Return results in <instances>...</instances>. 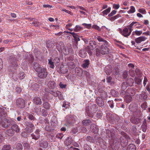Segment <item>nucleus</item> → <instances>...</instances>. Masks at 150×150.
Here are the masks:
<instances>
[{
	"mask_svg": "<svg viewBox=\"0 0 150 150\" xmlns=\"http://www.w3.org/2000/svg\"><path fill=\"white\" fill-rule=\"evenodd\" d=\"M34 68L38 73V76L40 78L43 79L46 78L47 76V73L46 68L42 67L39 64L34 63Z\"/></svg>",
	"mask_w": 150,
	"mask_h": 150,
	"instance_id": "obj_1",
	"label": "nucleus"
},
{
	"mask_svg": "<svg viewBox=\"0 0 150 150\" xmlns=\"http://www.w3.org/2000/svg\"><path fill=\"white\" fill-rule=\"evenodd\" d=\"M98 107L95 104H93L89 106L88 108L86 109V112L88 115L91 117L93 116V114L97 110Z\"/></svg>",
	"mask_w": 150,
	"mask_h": 150,
	"instance_id": "obj_2",
	"label": "nucleus"
},
{
	"mask_svg": "<svg viewBox=\"0 0 150 150\" xmlns=\"http://www.w3.org/2000/svg\"><path fill=\"white\" fill-rule=\"evenodd\" d=\"M0 117V125L1 124L2 126L5 128H8L9 125H12V120L11 119H4L2 120L3 117Z\"/></svg>",
	"mask_w": 150,
	"mask_h": 150,
	"instance_id": "obj_3",
	"label": "nucleus"
},
{
	"mask_svg": "<svg viewBox=\"0 0 150 150\" xmlns=\"http://www.w3.org/2000/svg\"><path fill=\"white\" fill-rule=\"evenodd\" d=\"M25 101L22 98H19L16 101L17 106L20 108H23L25 106Z\"/></svg>",
	"mask_w": 150,
	"mask_h": 150,
	"instance_id": "obj_4",
	"label": "nucleus"
},
{
	"mask_svg": "<svg viewBox=\"0 0 150 150\" xmlns=\"http://www.w3.org/2000/svg\"><path fill=\"white\" fill-rule=\"evenodd\" d=\"M108 45L105 44L102 46L100 48V52L102 54H107L109 53V50L107 46Z\"/></svg>",
	"mask_w": 150,
	"mask_h": 150,
	"instance_id": "obj_5",
	"label": "nucleus"
},
{
	"mask_svg": "<svg viewBox=\"0 0 150 150\" xmlns=\"http://www.w3.org/2000/svg\"><path fill=\"white\" fill-rule=\"evenodd\" d=\"M96 100L97 104L98 106L101 108H103L104 107V102L103 100L101 98L97 97Z\"/></svg>",
	"mask_w": 150,
	"mask_h": 150,
	"instance_id": "obj_6",
	"label": "nucleus"
},
{
	"mask_svg": "<svg viewBox=\"0 0 150 150\" xmlns=\"http://www.w3.org/2000/svg\"><path fill=\"white\" fill-rule=\"evenodd\" d=\"M33 102L34 104L36 105H40L42 103L41 98L38 97H34L33 99Z\"/></svg>",
	"mask_w": 150,
	"mask_h": 150,
	"instance_id": "obj_7",
	"label": "nucleus"
},
{
	"mask_svg": "<svg viewBox=\"0 0 150 150\" xmlns=\"http://www.w3.org/2000/svg\"><path fill=\"white\" fill-rule=\"evenodd\" d=\"M131 122L135 124H138L140 123L141 119L139 118L132 117L130 119Z\"/></svg>",
	"mask_w": 150,
	"mask_h": 150,
	"instance_id": "obj_8",
	"label": "nucleus"
},
{
	"mask_svg": "<svg viewBox=\"0 0 150 150\" xmlns=\"http://www.w3.org/2000/svg\"><path fill=\"white\" fill-rule=\"evenodd\" d=\"M147 38L144 36L136 38L135 39V41L137 43L139 44L145 40Z\"/></svg>",
	"mask_w": 150,
	"mask_h": 150,
	"instance_id": "obj_9",
	"label": "nucleus"
},
{
	"mask_svg": "<svg viewBox=\"0 0 150 150\" xmlns=\"http://www.w3.org/2000/svg\"><path fill=\"white\" fill-rule=\"evenodd\" d=\"M11 127V129L14 131L16 132H18L19 131V129L18 128V125L15 124V123L12 121Z\"/></svg>",
	"mask_w": 150,
	"mask_h": 150,
	"instance_id": "obj_10",
	"label": "nucleus"
},
{
	"mask_svg": "<svg viewBox=\"0 0 150 150\" xmlns=\"http://www.w3.org/2000/svg\"><path fill=\"white\" fill-rule=\"evenodd\" d=\"M122 33L124 36L126 37L130 35V34H129L128 29L127 27H125L123 29Z\"/></svg>",
	"mask_w": 150,
	"mask_h": 150,
	"instance_id": "obj_11",
	"label": "nucleus"
},
{
	"mask_svg": "<svg viewBox=\"0 0 150 150\" xmlns=\"http://www.w3.org/2000/svg\"><path fill=\"white\" fill-rule=\"evenodd\" d=\"M48 146V144L47 142L45 140H42L40 144V147L45 149L47 148Z\"/></svg>",
	"mask_w": 150,
	"mask_h": 150,
	"instance_id": "obj_12",
	"label": "nucleus"
},
{
	"mask_svg": "<svg viewBox=\"0 0 150 150\" xmlns=\"http://www.w3.org/2000/svg\"><path fill=\"white\" fill-rule=\"evenodd\" d=\"M95 38L97 39L99 42H103L105 43L104 44L108 45V43L107 41L105 40L104 39L100 36L97 35L95 37Z\"/></svg>",
	"mask_w": 150,
	"mask_h": 150,
	"instance_id": "obj_13",
	"label": "nucleus"
},
{
	"mask_svg": "<svg viewBox=\"0 0 150 150\" xmlns=\"http://www.w3.org/2000/svg\"><path fill=\"white\" fill-rule=\"evenodd\" d=\"M47 85L50 88L54 89L56 87V83L54 81H50L48 83Z\"/></svg>",
	"mask_w": 150,
	"mask_h": 150,
	"instance_id": "obj_14",
	"label": "nucleus"
},
{
	"mask_svg": "<svg viewBox=\"0 0 150 150\" xmlns=\"http://www.w3.org/2000/svg\"><path fill=\"white\" fill-rule=\"evenodd\" d=\"M132 98L131 96L127 95L125 97V100L127 103H130L132 100Z\"/></svg>",
	"mask_w": 150,
	"mask_h": 150,
	"instance_id": "obj_15",
	"label": "nucleus"
},
{
	"mask_svg": "<svg viewBox=\"0 0 150 150\" xmlns=\"http://www.w3.org/2000/svg\"><path fill=\"white\" fill-rule=\"evenodd\" d=\"M6 114L4 112V108H0V117H3L4 118V117H5Z\"/></svg>",
	"mask_w": 150,
	"mask_h": 150,
	"instance_id": "obj_16",
	"label": "nucleus"
},
{
	"mask_svg": "<svg viewBox=\"0 0 150 150\" xmlns=\"http://www.w3.org/2000/svg\"><path fill=\"white\" fill-rule=\"evenodd\" d=\"M106 132L107 135L109 137H110L111 139H114L115 137V134L113 132H112L109 130H107L106 131Z\"/></svg>",
	"mask_w": 150,
	"mask_h": 150,
	"instance_id": "obj_17",
	"label": "nucleus"
},
{
	"mask_svg": "<svg viewBox=\"0 0 150 150\" xmlns=\"http://www.w3.org/2000/svg\"><path fill=\"white\" fill-rule=\"evenodd\" d=\"M73 142V140L71 137H70L67 138L65 141V143L67 146L71 145Z\"/></svg>",
	"mask_w": 150,
	"mask_h": 150,
	"instance_id": "obj_18",
	"label": "nucleus"
},
{
	"mask_svg": "<svg viewBox=\"0 0 150 150\" xmlns=\"http://www.w3.org/2000/svg\"><path fill=\"white\" fill-rule=\"evenodd\" d=\"M105 73L108 74H110L112 72V69L110 68V65L105 67Z\"/></svg>",
	"mask_w": 150,
	"mask_h": 150,
	"instance_id": "obj_19",
	"label": "nucleus"
},
{
	"mask_svg": "<svg viewBox=\"0 0 150 150\" xmlns=\"http://www.w3.org/2000/svg\"><path fill=\"white\" fill-rule=\"evenodd\" d=\"M89 46L92 50H93L95 48L96 42L94 41H91L89 42Z\"/></svg>",
	"mask_w": 150,
	"mask_h": 150,
	"instance_id": "obj_20",
	"label": "nucleus"
},
{
	"mask_svg": "<svg viewBox=\"0 0 150 150\" xmlns=\"http://www.w3.org/2000/svg\"><path fill=\"white\" fill-rule=\"evenodd\" d=\"M91 122V121L90 119L83 120L82 123L84 125H88Z\"/></svg>",
	"mask_w": 150,
	"mask_h": 150,
	"instance_id": "obj_21",
	"label": "nucleus"
},
{
	"mask_svg": "<svg viewBox=\"0 0 150 150\" xmlns=\"http://www.w3.org/2000/svg\"><path fill=\"white\" fill-rule=\"evenodd\" d=\"M14 131L11 129L7 130L6 132V134L8 136H12L14 134Z\"/></svg>",
	"mask_w": 150,
	"mask_h": 150,
	"instance_id": "obj_22",
	"label": "nucleus"
},
{
	"mask_svg": "<svg viewBox=\"0 0 150 150\" xmlns=\"http://www.w3.org/2000/svg\"><path fill=\"white\" fill-rule=\"evenodd\" d=\"M134 83V81L132 78H130L128 80L127 83L128 85L130 86H132Z\"/></svg>",
	"mask_w": 150,
	"mask_h": 150,
	"instance_id": "obj_23",
	"label": "nucleus"
},
{
	"mask_svg": "<svg viewBox=\"0 0 150 150\" xmlns=\"http://www.w3.org/2000/svg\"><path fill=\"white\" fill-rule=\"evenodd\" d=\"M50 93L56 97L58 96L59 95H60L61 96V93L59 91H57V92L51 91Z\"/></svg>",
	"mask_w": 150,
	"mask_h": 150,
	"instance_id": "obj_24",
	"label": "nucleus"
},
{
	"mask_svg": "<svg viewBox=\"0 0 150 150\" xmlns=\"http://www.w3.org/2000/svg\"><path fill=\"white\" fill-rule=\"evenodd\" d=\"M142 33V30L138 31L137 30H136L134 31H133L132 33V35H136L139 36Z\"/></svg>",
	"mask_w": 150,
	"mask_h": 150,
	"instance_id": "obj_25",
	"label": "nucleus"
},
{
	"mask_svg": "<svg viewBox=\"0 0 150 150\" xmlns=\"http://www.w3.org/2000/svg\"><path fill=\"white\" fill-rule=\"evenodd\" d=\"M43 107L46 109H49L50 107V104L47 102L44 103L43 104Z\"/></svg>",
	"mask_w": 150,
	"mask_h": 150,
	"instance_id": "obj_26",
	"label": "nucleus"
},
{
	"mask_svg": "<svg viewBox=\"0 0 150 150\" xmlns=\"http://www.w3.org/2000/svg\"><path fill=\"white\" fill-rule=\"evenodd\" d=\"M31 136L32 139L35 140H37L40 138V135H37L35 133L32 134Z\"/></svg>",
	"mask_w": 150,
	"mask_h": 150,
	"instance_id": "obj_27",
	"label": "nucleus"
},
{
	"mask_svg": "<svg viewBox=\"0 0 150 150\" xmlns=\"http://www.w3.org/2000/svg\"><path fill=\"white\" fill-rule=\"evenodd\" d=\"M89 64V61L88 60H85L84 63L83 64L82 67L84 68L88 67Z\"/></svg>",
	"mask_w": 150,
	"mask_h": 150,
	"instance_id": "obj_28",
	"label": "nucleus"
},
{
	"mask_svg": "<svg viewBox=\"0 0 150 150\" xmlns=\"http://www.w3.org/2000/svg\"><path fill=\"white\" fill-rule=\"evenodd\" d=\"M72 34L73 35V37L74 38V39L77 43V42L80 40V39L76 33H73Z\"/></svg>",
	"mask_w": 150,
	"mask_h": 150,
	"instance_id": "obj_29",
	"label": "nucleus"
},
{
	"mask_svg": "<svg viewBox=\"0 0 150 150\" xmlns=\"http://www.w3.org/2000/svg\"><path fill=\"white\" fill-rule=\"evenodd\" d=\"M127 150H135V148L134 145L133 144L129 145L127 147Z\"/></svg>",
	"mask_w": 150,
	"mask_h": 150,
	"instance_id": "obj_30",
	"label": "nucleus"
},
{
	"mask_svg": "<svg viewBox=\"0 0 150 150\" xmlns=\"http://www.w3.org/2000/svg\"><path fill=\"white\" fill-rule=\"evenodd\" d=\"M48 60V63L50 65V67L53 69L54 68V62L52 61L51 59H49Z\"/></svg>",
	"mask_w": 150,
	"mask_h": 150,
	"instance_id": "obj_31",
	"label": "nucleus"
},
{
	"mask_svg": "<svg viewBox=\"0 0 150 150\" xmlns=\"http://www.w3.org/2000/svg\"><path fill=\"white\" fill-rule=\"evenodd\" d=\"M111 8L108 7L107 9H105L102 12V13L104 15H107L108 13H109L110 11Z\"/></svg>",
	"mask_w": 150,
	"mask_h": 150,
	"instance_id": "obj_32",
	"label": "nucleus"
},
{
	"mask_svg": "<svg viewBox=\"0 0 150 150\" xmlns=\"http://www.w3.org/2000/svg\"><path fill=\"white\" fill-rule=\"evenodd\" d=\"M82 29L83 28L81 27L80 26L76 25L75 27V28L74 29V30L75 32H78Z\"/></svg>",
	"mask_w": 150,
	"mask_h": 150,
	"instance_id": "obj_33",
	"label": "nucleus"
},
{
	"mask_svg": "<svg viewBox=\"0 0 150 150\" xmlns=\"http://www.w3.org/2000/svg\"><path fill=\"white\" fill-rule=\"evenodd\" d=\"M54 64L57 66L60 63V60L59 58L56 57L53 60Z\"/></svg>",
	"mask_w": 150,
	"mask_h": 150,
	"instance_id": "obj_34",
	"label": "nucleus"
},
{
	"mask_svg": "<svg viewBox=\"0 0 150 150\" xmlns=\"http://www.w3.org/2000/svg\"><path fill=\"white\" fill-rule=\"evenodd\" d=\"M135 11V8L133 6H131L130 7V9L128 11V13H134Z\"/></svg>",
	"mask_w": 150,
	"mask_h": 150,
	"instance_id": "obj_35",
	"label": "nucleus"
},
{
	"mask_svg": "<svg viewBox=\"0 0 150 150\" xmlns=\"http://www.w3.org/2000/svg\"><path fill=\"white\" fill-rule=\"evenodd\" d=\"M11 147L10 145H4L2 149V150H11Z\"/></svg>",
	"mask_w": 150,
	"mask_h": 150,
	"instance_id": "obj_36",
	"label": "nucleus"
},
{
	"mask_svg": "<svg viewBox=\"0 0 150 150\" xmlns=\"http://www.w3.org/2000/svg\"><path fill=\"white\" fill-rule=\"evenodd\" d=\"M84 27L88 29H90L91 27V24H87L83 23L82 24Z\"/></svg>",
	"mask_w": 150,
	"mask_h": 150,
	"instance_id": "obj_37",
	"label": "nucleus"
},
{
	"mask_svg": "<svg viewBox=\"0 0 150 150\" xmlns=\"http://www.w3.org/2000/svg\"><path fill=\"white\" fill-rule=\"evenodd\" d=\"M19 78L20 80L23 79L25 77V75L23 72H21L19 74Z\"/></svg>",
	"mask_w": 150,
	"mask_h": 150,
	"instance_id": "obj_38",
	"label": "nucleus"
},
{
	"mask_svg": "<svg viewBox=\"0 0 150 150\" xmlns=\"http://www.w3.org/2000/svg\"><path fill=\"white\" fill-rule=\"evenodd\" d=\"M16 148L18 150H22L23 146L21 144L18 143L16 146Z\"/></svg>",
	"mask_w": 150,
	"mask_h": 150,
	"instance_id": "obj_39",
	"label": "nucleus"
},
{
	"mask_svg": "<svg viewBox=\"0 0 150 150\" xmlns=\"http://www.w3.org/2000/svg\"><path fill=\"white\" fill-rule=\"evenodd\" d=\"M142 130L144 132H146V130L147 128V124H142Z\"/></svg>",
	"mask_w": 150,
	"mask_h": 150,
	"instance_id": "obj_40",
	"label": "nucleus"
},
{
	"mask_svg": "<svg viewBox=\"0 0 150 150\" xmlns=\"http://www.w3.org/2000/svg\"><path fill=\"white\" fill-rule=\"evenodd\" d=\"M23 146L25 149H28L30 146L29 144L27 142H25L23 143Z\"/></svg>",
	"mask_w": 150,
	"mask_h": 150,
	"instance_id": "obj_41",
	"label": "nucleus"
},
{
	"mask_svg": "<svg viewBox=\"0 0 150 150\" xmlns=\"http://www.w3.org/2000/svg\"><path fill=\"white\" fill-rule=\"evenodd\" d=\"M86 140L90 142L93 143L94 142V139L92 138L90 136L87 137L86 138Z\"/></svg>",
	"mask_w": 150,
	"mask_h": 150,
	"instance_id": "obj_42",
	"label": "nucleus"
},
{
	"mask_svg": "<svg viewBox=\"0 0 150 150\" xmlns=\"http://www.w3.org/2000/svg\"><path fill=\"white\" fill-rule=\"evenodd\" d=\"M134 80L136 83L138 84H139L142 81L140 79L136 77L135 78Z\"/></svg>",
	"mask_w": 150,
	"mask_h": 150,
	"instance_id": "obj_43",
	"label": "nucleus"
},
{
	"mask_svg": "<svg viewBox=\"0 0 150 150\" xmlns=\"http://www.w3.org/2000/svg\"><path fill=\"white\" fill-rule=\"evenodd\" d=\"M138 11L143 14H145L146 13V11L144 8H139L138 10Z\"/></svg>",
	"mask_w": 150,
	"mask_h": 150,
	"instance_id": "obj_44",
	"label": "nucleus"
},
{
	"mask_svg": "<svg viewBox=\"0 0 150 150\" xmlns=\"http://www.w3.org/2000/svg\"><path fill=\"white\" fill-rule=\"evenodd\" d=\"M92 28L98 31H100L101 30V28H100L98 26L96 25H93L92 26Z\"/></svg>",
	"mask_w": 150,
	"mask_h": 150,
	"instance_id": "obj_45",
	"label": "nucleus"
},
{
	"mask_svg": "<svg viewBox=\"0 0 150 150\" xmlns=\"http://www.w3.org/2000/svg\"><path fill=\"white\" fill-rule=\"evenodd\" d=\"M90 46H88L86 48V51L88 53V54H91V50H92L90 47Z\"/></svg>",
	"mask_w": 150,
	"mask_h": 150,
	"instance_id": "obj_46",
	"label": "nucleus"
},
{
	"mask_svg": "<svg viewBox=\"0 0 150 150\" xmlns=\"http://www.w3.org/2000/svg\"><path fill=\"white\" fill-rule=\"evenodd\" d=\"M116 12H117L115 10H113L111 12V13H109L108 14V16L109 17H111L112 16H113L116 13Z\"/></svg>",
	"mask_w": 150,
	"mask_h": 150,
	"instance_id": "obj_47",
	"label": "nucleus"
},
{
	"mask_svg": "<svg viewBox=\"0 0 150 150\" xmlns=\"http://www.w3.org/2000/svg\"><path fill=\"white\" fill-rule=\"evenodd\" d=\"M41 108L40 107H36L35 108V111L37 113H39L40 112Z\"/></svg>",
	"mask_w": 150,
	"mask_h": 150,
	"instance_id": "obj_48",
	"label": "nucleus"
},
{
	"mask_svg": "<svg viewBox=\"0 0 150 150\" xmlns=\"http://www.w3.org/2000/svg\"><path fill=\"white\" fill-rule=\"evenodd\" d=\"M108 103L110 108H113V101L112 100L108 101Z\"/></svg>",
	"mask_w": 150,
	"mask_h": 150,
	"instance_id": "obj_49",
	"label": "nucleus"
},
{
	"mask_svg": "<svg viewBox=\"0 0 150 150\" xmlns=\"http://www.w3.org/2000/svg\"><path fill=\"white\" fill-rule=\"evenodd\" d=\"M22 91L21 88L19 87H17L16 88V92L18 93H20Z\"/></svg>",
	"mask_w": 150,
	"mask_h": 150,
	"instance_id": "obj_50",
	"label": "nucleus"
},
{
	"mask_svg": "<svg viewBox=\"0 0 150 150\" xmlns=\"http://www.w3.org/2000/svg\"><path fill=\"white\" fill-rule=\"evenodd\" d=\"M50 28L52 29H58L59 28V26L58 25H51L50 26Z\"/></svg>",
	"mask_w": 150,
	"mask_h": 150,
	"instance_id": "obj_51",
	"label": "nucleus"
},
{
	"mask_svg": "<svg viewBox=\"0 0 150 150\" xmlns=\"http://www.w3.org/2000/svg\"><path fill=\"white\" fill-rule=\"evenodd\" d=\"M128 76V72L127 71H125L122 74V76L124 79H126Z\"/></svg>",
	"mask_w": 150,
	"mask_h": 150,
	"instance_id": "obj_52",
	"label": "nucleus"
},
{
	"mask_svg": "<svg viewBox=\"0 0 150 150\" xmlns=\"http://www.w3.org/2000/svg\"><path fill=\"white\" fill-rule=\"evenodd\" d=\"M63 136V134L62 133H59L57 134L56 135V137L60 139H62Z\"/></svg>",
	"mask_w": 150,
	"mask_h": 150,
	"instance_id": "obj_53",
	"label": "nucleus"
},
{
	"mask_svg": "<svg viewBox=\"0 0 150 150\" xmlns=\"http://www.w3.org/2000/svg\"><path fill=\"white\" fill-rule=\"evenodd\" d=\"M137 22H132L129 25L127 26V27H130L132 28L133 25L137 23Z\"/></svg>",
	"mask_w": 150,
	"mask_h": 150,
	"instance_id": "obj_54",
	"label": "nucleus"
},
{
	"mask_svg": "<svg viewBox=\"0 0 150 150\" xmlns=\"http://www.w3.org/2000/svg\"><path fill=\"white\" fill-rule=\"evenodd\" d=\"M21 136L24 137H26L27 136V134L25 132H23L21 134Z\"/></svg>",
	"mask_w": 150,
	"mask_h": 150,
	"instance_id": "obj_55",
	"label": "nucleus"
},
{
	"mask_svg": "<svg viewBox=\"0 0 150 150\" xmlns=\"http://www.w3.org/2000/svg\"><path fill=\"white\" fill-rule=\"evenodd\" d=\"M112 78L110 76H108L106 78L107 82L108 83H110L111 82Z\"/></svg>",
	"mask_w": 150,
	"mask_h": 150,
	"instance_id": "obj_56",
	"label": "nucleus"
},
{
	"mask_svg": "<svg viewBox=\"0 0 150 150\" xmlns=\"http://www.w3.org/2000/svg\"><path fill=\"white\" fill-rule=\"evenodd\" d=\"M113 8L115 9H118L120 7V5L119 4H114L113 5Z\"/></svg>",
	"mask_w": 150,
	"mask_h": 150,
	"instance_id": "obj_57",
	"label": "nucleus"
},
{
	"mask_svg": "<svg viewBox=\"0 0 150 150\" xmlns=\"http://www.w3.org/2000/svg\"><path fill=\"white\" fill-rule=\"evenodd\" d=\"M33 24L35 26H37L39 24V23L37 21H34L33 22Z\"/></svg>",
	"mask_w": 150,
	"mask_h": 150,
	"instance_id": "obj_58",
	"label": "nucleus"
},
{
	"mask_svg": "<svg viewBox=\"0 0 150 150\" xmlns=\"http://www.w3.org/2000/svg\"><path fill=\"white\" fill-rule=\"evenodd\" d=\"M130 75L132 77H134L135 75V74L133 70H131L129 71Z\"/></svg>",
	"mask_w": 150,
	"mask_h": 150,
	"instance_id": "obj_59",
	"label": "nucleus"
},
{
	"mask_svg": "<svg viewBox=\"0 0 150 150\" xmlns=\"http://www.w3.org/2000/svg\"><path fill=\"white\" fill-rule=\"evenodd\" d=\"M59 86L61 88H65L66 87V85H64L62 84L61 82L59 83Z\"/></svg>",
	"mask_w": 150,
	"mask_h": 150,
	"instance_id": "obj_60",
	"label": "nucleus"
},
{
	"mask_svg": "<svg viewBox=\"0 0 150 150\" xmlns=\"http://www.w3.org/2000/svg\"><path fill=\"white\" fill-rule=\"evenodd\" d=\"M142 96L143 97L144 99H145L147 98V95L145 93H144V94H142Z\"/></svg>",
	"mask_w": 150,
	"mask_h": 150,
	"instance_id": "obj_61",
	"label": "nucleus"
},
{
	"mask_svg": "<svg viewBox=\"0 0 150 150\" xmlns=\"http://www.w3.org/2000/svg\"><path fill=\"white\" fill-rule=\"evenodd\" d=\"M102 114L100 112H97V116L98 118H100V117L102 116Z\"/></svg>",
	"mask_w": 150,
	"mask_h": 150,
	"instance_id": "obj_62",
	"label": "nucleus"
},
{
	"mask_svg": "<svg viewBox=\"0 0 150 150\" xmlns=\"http://www.w3.org/2000/svg\"><path fill=\"white\" fill-rule=\"evenodd\" d=\"M147 81H148V80H147V78L146 77H145L144 78V81H143V84L144 86L146 85V82Z\"/></svg>",
	"mask_w": 150,
	"mask_h": 150,
	"instance_id": "obj_63",
	"label": "nucleus"
},
{
	"mask_svg": "<svg viewBox=\"0 0 150 150\" xmlns=\"http://www.w3.org/2000/svg\"><path fill=\"white\" fill-rule=\"evenodd\" d=\"M28 117L31 120H33L34 118V117L33 116V115L31 114H30L28 115Z\"/></svg>",
	"mask_w": 150,
	"mask_h": 150,
	"instance_id": "obj_64",
	"label": "nucleus"
}]
</instances>
